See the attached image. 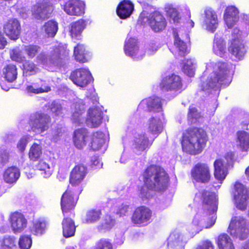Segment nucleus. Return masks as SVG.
Here are the masks:
<instances>
[{"label": "nucleus", "instance_id": "nucleus-1", "mask_svg": "<svg viewBox=\"0 0 249 249\" xmlns=\"http://www.w3.org/2000/svg\"><path fill=\"white\" fill-rule=\"evenodd\" d=\"M234 66L231 63L210 61L206 64V70L201 77L200 91L206 95L210 94L214 98V106L208 110L210 115H213L218 104L216 98L221 86H228L232 81Z\"/></svg>", "mask_w": 249, "mask_h": 249}, {"label": "nucleus", "instance_id": "nucleus-2", "mask_svg": "<svg viewBox=\"0 0 249 249\" xmlns=\"http://www.w3.org/2000/svg\"><path fill=\"white\" fill-rule=\"evenodd\" d=\"M199 197L203 201V208L196 213L192 223L188 227V231L192 237L204 228H211L217 218L216 212L218 207V198L216 194L202 191L196 194V199Z\"/></svg>", "mask_w": 249, "mask_h": 249}, {"label": "nucleus", "instance_id": "nucleus-3", "mask_svg": "<svg viewBox=\"0 0 249 249\" xmlns=\"http://www.w3.org/2000/svg\"><path fill=\"white\" fill-rule=\"evenodd\" d=\"M143 177L144 184L139 192V196L143 201L152 197L154 193V190L163 191L167 186L168 175L160 166L151 165L147 167Z\"/></svg>", "mask_w": 249, "mask_h": 249}, {"label": "nucleus", "instance_id": "nucleus-4", "mask_svg": "<svg viewBox=\"0 0 249 249\" xmlns=\"http://www.w3.org/2000/svg\"><path fill=\"white\" fill-rule=\"evenodd\" d=\"M208 141L206 132L202 128L188 129L183 133L181 145L184 152L196 155L200 153Z\"/></svg>", "mask_w": 249, "mask_h": 249}, {"label": "nucleus", "instance_id": "nucleus-5", "mask_svg": "<svg viewBox=\"0 0 249 249\" xmlns=\"http://www.w3.org/2000/svg\"><path fill=\"white\" fill-rule=\"evenodd\" d=\"M138 23L143 25H148L155 33L163 31L167 26V21L164 16L159 11H154L150 14L143 11L140 14Z\"/></svg>", "mask_w": 249, "mask_h": 249}, {"label": "nucleus", "instance_id": "nucleus-6", "mask_svg": "<svg viewBox=\"0 0 249 249\" xmlns=\"http://www.w3.org/2000/svg\"><path fill=\"white\" fill-rule=\"evenodd\" d=\"M51 49L48 58L45 53H39L36 57L37 62L42 64H48L49 61L50 64L58 66L68 54L66 46L60 43L53 45Z\"/></svg>", "mask_w": 249, "mask_h": 249}, {"label": "nucleus", "instance_id": "nucleus-7", "mask_svg": "<svg viewBox=\"0 0 249 249\" xmlns=\"http://www.w3.org/2000/svg\"><path fill=\"white\" fill-rule=\"evenodd\" d=\"M82 192L80 187H69L61 197V206L64 216L67 214H72L71 210L74 208L78 199V196Z\"/></svg>", "mask_w": 249, "mask_h": 249}, {"label": "nucleus", "instance_id": "nucleus-8", "mask_svg": "<svg viewBox=\"0 0 249 249\" xmlns=\"http://www.w3.org/2000/svg\"><path fill=\"white\" fill-rule=\"evenodd\" d=\"M229 231L231 235L243 240L247 237L249 233V222L243 216H233L229 226Z\"/></svg>", "mask_w": 249, "mask_h": 249}, {"label": "nucleus", "instance_id": "nucleus-9", "mask_svg": "<svg viewBox=\"0 0 249 249\" xmlns=\"http://www.w3.org/2000/svg\"><path fill=\"white\" fill-rule=\"evenodd\" d=\"M160 86L163 91L172 92L174 97L182 91V80L178 75L169 74L162 78Z\"/></svg>", "mask_w": 249, "mask_h": 249}, {"label": "nucleus", "instance_id": "nucleus-10", "mask_svg": "<svg viewBox=\"0 0 249 249\" xmlns=\"http://www.w3.org/2000/svg\"><path fill=\"white\" fill-rule=\"evenodd\" d=\"M201 18L202 28L208 32L213 33L219 25L216 12L212 8L207 7L201 14Z\"/></svg>", "mask_w": 249, "mask_h": 249}, {"label": "nucleus", "instance_id": "nucleus-11", "mask_svg": "<svg viewBox=\"0 0 249 249\" xmlns=\"http://www.w3.org/2000/svg\"><path fill=\"white\" fill-rule=\"evenodd\" d=\"M234 153L232 152H228L225 157L227 161L226 163L225 161L221 160H216L214 162V175L215 178L219 181L220 184L222 183L223 181L226 178L228 174V165H232L234 160Z\"/></svg>", "mask_w": 249, "mask_h": 249}, {"label": "nucleus", "instance_id": "nucleus-12", "mask_svg": "<svg viewBox=\"0 0 249 249\" xmlns=\"http://www.w3.org/2000/svg\"><path fill=\"white\" fill-rule=\"evenodd\" d=\"M51 118L47 114L36 112L32 114L30 118V124L33 132L40 134L49 127Z\"/></svg>", "mask_w": 249, "mask_h": 249}, {"label": "nucleus", "instance_id": "nucleus-13", "mask_svg": "<svg viewBox=\"0 0 249 249\" xmlns=\"http://www.w3.org/2000/svg\"><path fill=\"white\" fill-rule=\"evenodd\" d=\"M233 195L236 207L241 210L246 209L249 199L247 189L242 184L236 182L234 184Z\"/></svg>", "mask_w": 249, "mask_h": 249}, {"label": "nucleus", "instance_id": "nucleus-14", "mask_svg": "<svg viewBox=\"0 0 249 249\" xmlns=\"http://www.w3.org/2000/svg\"><path fill=\"white\" fill-rule=\"evenodd\" d=\"M153 140H150L144 133H136L132 140V148L136 154L140 155L147 150L151 146Z\"/></svg>", "mask_w": 249, "mask_h": 249}, {"label": "nucleus", "instance_id": "nucleus-15", "mask_svg": "<svg viewBox=\"0 0 249 249\" xmlns=\"http://www.w3.org/2000/svg\"><path fill=\"white\" fill-rule=\"evenodd\" d=\"M70 78L74 84L81 88H85L93 80L90 72L86 68L74 71L71 73Z\"/></svg>", "mask_w": 249, "mask_h": 249}, {"label": "nucleus", "instance_id": "nucleus-16", "mask_svg": "<svg viewBox=\"0 0 249 249\" xmlns=\"http://www.w3.org/2000/svg\"><path fill=\"white\" fill-rule=\"evenodd\" d=\"M52 11V8L48 0H41L32 8V15L37 19L48 18Z\"/></svg>", "mask_w": 249, "mask_h": 249}, {"label": "nucleus", "instance_id": "nucleus-17", "mask_svg": "<svg viewBox=\"0 0 249 249\" xmlns=\"http://www.w3.org/2000/svg\"><path fill=\"white\" fill-rule=\"evenodd\" d=\"M191 174L193 179L198 182L207 183L211 178L209 168L205 163L196 164L192 169Z\"/></svg>", "mask_w": 249, "mask_h": 249}, {"label": "nucleus", "instance_id": "nucleus-18", "mask_svg": "<svg viewBox=\"0 0 249 249\" xmlns=\"http://www.w3.org/2000/svg\"><path fill=\"white\" fill-rule=\"evenodd\" d=\"M163 114L155 115L150 117L146 124V128L147 132L156 138L161 133L163 128L162 122Z\"/></svg>", "mask_w": 249, "mask_h": 249}, {"label": "nucleus", "instance_id": "nucleus-19", "mask_svg": "<svg viewBox=\"0 0 249 249\" xmlns=\"http://www.w3.org/2000/svg\"><path fill=\"white\" fill-rule=\"evenodd\" d=\"M162 100L159 97L153 96L142 100L138 106L139 109L160 112L162 111Z\"/></svg>", "mask_w": 249, "mask_h": 249}, {"label": "nucleus", "instance_id": "nucleus-20", "mask_svg": "<svg viewBox=\"0 0 249 249\" xmlns=\"http://www.w3.org/2000/svg\"><path fill=\"white\" fill-rule=\"evenodd\" d=\"M151 216V210L145 206H141L135 210L132 221L134 224L146 225L150 222Z\"/></svg>", "mask_w": 249, "mask_h": 249}, {"label": "nucleus", "instance_id": "nucleus-21", "mask_svg": "<svg viewBox=\"0 0 249 249\" xmlns=\"http://www.w3.org/2000/svg\"><path fill=\"white\" fill-rule=\"evenodd\" d=\"M88 170L86 166L83 164L75 166L71 173L70 182L72 188L80 187L78 185L85 178Z\"/></svg>", "mask_w": 249, "mask_h": 249}, {"label": "nucleus", "instance_id": "nucleus-22", "mask_svg": "<svg viewBox=\"0 0 249 249\" xmlns=\"http://www.w3.org/2000/svg\"><path fill=\"white\" fill-rule=\"evenodd\" d=\"M188 242L187 238L183 234L178 232H172L167 239L168 249H185Z\"/></svg>", "mask_w": 249, "mask_h": 249}, {"label": "nucleus", "instance_id": "nucleus-23", "mask_svg": "<svg viewBox=\"0 0 249 249\" xmlns=\"http://www.w3.org/2000/svg\"><path fill=\"white\" fill-rule=\"evenodd\" d=\"M3 31L11 39L16 40L19 37L21 26L19 21L16 18H12L4 25Z\"/></svg>", "mask_w": 249, "mask_h": 249}, {"label": "nucleus", "instance_id": "nucleus-24", "mask_svg": "<svg viewBox=\"0 0 249 249\" xmlns=\"http://www.w3.org/2000/svg\"><path fill=\"white\" fill-rule=\"evenodd\" d=\"M138 47L137 40L135 38H127L124 46L125 53L135 60H141L145 54V52L144 51H139L138 52L140 53V54H137L136 51Z\"/></svg>", "mask_w": 249, "mask_h": 249}, {"label": "nucleus", "instance_id": "nucleus-25", "mask_svg": "<svg viewBox=\"0 0 249 249\" xmlns=\"http://www.w3.org/2000/svg\"><path fill=\"white\" fill-rule=\"evenodd\" d=\"M63 9L69 15L80 16L85 13V3L80 0H69L66 2Z\"/></svg>", "mask_w": 249, "mask_h": 249}, {"label": "nucleus", "instance_id": "nucleus-26", "mask_svg": "<svg viewBox=\"0 0 249 249\" xmlns=\"http://www.w3.org/2000/svg\"><path fill=\"white\" fill-rule=\"evenodd\" d=\"M103 120V112L98 107L90 108L88 112L86 119L87 125L91 128L98 127L101 124Z\"/></svg>", "mask_w": 249, "mask_h": 249}, {"label": "nucleus", "instance_id": "nucleus-27", "mask_svg": "<svg viewBox=\"0 0 249 249\" xmlns=\"http://www.w3.org/2000/svg\"><path fill=\"white\" fill-rule=\"evenodd\" d=\"M71 108L72 122L77 124H83L86 121L84 115L85 107L83 101L81 99L78 100L71 105Z\"/></svg>", "mask_w": 249, "mask_h": 249}, {"label": "nucleus", "instance_id": "nucleus-28", "mask_svg": "<svg viewBox=\"0 0 249 249\" xmlns=\"http://www.w3.org/2000/svg\"><path fill=\"white\" fill-rule=\"evenodd\" d=\"M10 222L12 231L15 233L21 232L27 226V221L20 213L15 212L10 217Z\"/></svg>", "mask_w": 249, "mask_h": 249}, {"label": "nucleus", "instance_id": "nucleus-29", "mask_svg": "<svg viewBox=\"0 0 249 249\" xmlns=\"http://www.w3.org/2000/svg\"><path fill=\"white\" fill-rule=\"evenodd\" d=\"M229 51L234 59L240 60L244 57L247 49L242 40L234 39L231 41L229 47Z\"/></svg>", "mask_w": 249, "mask_h": 249}, {"label": "nucleus", "instance_id": "nucleus-30", "mask_svg": "<svg viewBox=\"0 0 249 249\" xmlns=\"http://www.w3.org/2000/svg\"><path fill=\"white\" fill-rule=\"evenodd\" d=\"M239 11L234 6H228L225 11L224 18L229 28H231L238 21Z\"/></svg>", "mask_w": 249, "mask_h": 249}, {"label": "nucleus", "instance_id": "nucleus-31", "mask_svg": "<svg viewBox=\"0 0 249 249\" xmlns=\"http://www.w3.org/2000/svg\"><path fill=\"white\" fill-rule=\"evenodd\" d=\"M226 50V42L223 38V34L219 32H217L214 35L213 51L216 55L223 57L225 55Z\"/></svg>", "mask_w": 249, "mask_h": 249}, {"label": "nucleus", "instance_id": "nucleus-32", "mask_svg": "<svg viewBox=\"0 0 249 249\" xmlns=\"http://www.w3.org/2000/svg\"><path fill=\"white\" fill-rule=\"evenodd\" d=\"M236 145L242 152H248L249 150V132L239 130L236 133Z\"/></svg>", "mask_w": 249, "mask_h": 249}, {"label": "nucleus", "instance_id": "nucleus-33", "mask_svg": "<svg viewBox=\"0 0 249 249\" xmlns=\"http://www.w3.org/2000/svg\"><path fill=\"white\" fill-rule=\"evenodd\" d=\"M72 214H67V216H64L62 222L63 235L66 238L73 236L74 235L76 227L74 221L69 216Z\"/></svg>", "mask_w": 249, "mask_h": 249}, {"label": "nucleus", "instance_id": "nucleus-34", "mask_svg": "<svg viewBox=\"0 0 249 249\" xmlns=\"http://www.w3.org/2000/svg\"><path fill=\"white\" fill-rule=\"evenodd\" d=\"M88 138V132L85 128L76 129L74 132L73 142L75 146L78 149L82 148L86 144Z\"/></svg>", "mask_w": 249, "mask_h": 249}, {"label": "nucleus", "instance_id": "nucleus-35", "mask_svg": "<svg viewBox=\"0 0 249 249\" xmlns=\"http://www.w3.org/2000/svg\"><path fill=\"white\" fill-rule=\"evenodd\" d=\"M133 9V4L128 0H124L118 5L116 12L121 18L125 19L131 15Z\"/></svg>", "mask_w": 249, "mask_h": 249}, {"label": "nucleus", "instance_id": "nucleus-36", "mask_svg": "<svg viewBox=\"0 0 249 249\" xmlns=\"http://www.w3.org/2000/svg\"><path fill=\"white\" fill-rule=\"evenodd\" d=\"M74 55L75 59L82 63L88 62L91 57L90 53L86 50L84 45L81 44H77L74 47Z\"/></svg>", "mask_w": 249, "mask_h": 249}, {"label": "nucleus", "instance_id": "nucleus-37", "mask_svg": "<svg viewBox=\"0 0 249 249\" xmlns=\"http://www.w3.org/2000/svg\"><path fill=\"white\" fill-rule=\"evenodd\" d=\"M86 21L84 19H79L71 23L69 27L70 35L73 38L79 39L82 32L85 28Z\"/></svg>", "mask_w": 249, "mask_h": 249}, {"label": "nucleus", "instance_id": "nucleus-38", "mask_svg": "<svg viewBox=\"0 0 249 249\" xmlns=\"http://www.w3.org/2000/svg\"><path fill=\"white\" fill-rule=\"evenodd\" d=\"M105 134L100 131L93 134L90 142V146L93 150H99L103 146L105 143Z\"/></svg>", "mask_w": 249, "mask_h": 249}, {"label": "nucleus", "instance_id": "nucleus-39", "mask_svg": "<svg viewBox=\"0 0 249 249\" xmlns=\"http://www.w3.org/2000/svg\"><path fill=\"white\" fill-rule=\"evenodd\" d=\"M50 89V87L46 85L45 82L40 80L33 83L32 85L28 86L26 88L28 92L35 94L48 92Z\"/></svg>", "mask_w": 249, "mask_h": 249}, {"label": "nucleus", "instance_id": "nucleus-40", "mask_svg": "<svg viewBox=\"0 0 249 249\" xmlns=\"http://www.w3.org/2000/svg\"><path fill=\"white\" fill-rule=\"evenodd\" d=\"M19 176V169L15 166H12L5 171L3 174V178L5 182L12 183L17 181Z\"/></svg>", "mask_w": 249, "mask_h": 249}, {"label": "nucleus", "instance_id": "nucleus-41", "mask_svg": "<svg viewBox=\"0 0 249 249\" xmlns=\"http://www.w3.org/2000/svg\"><path fill=\"white\" fill-rule=\"evenodd\" d=\"M219 249H234L231 238L225 233L220 234L216 240Z\"/></svg>", "mask_w": 249, "mask_h": 249}, {"label": "nucleus", "instance_id": "nucleus-42", "mask_svg": "<svg viewBox=\"0 0 249 249\" xmlns=\"http://www.w3.org/2000/svg\"><path fill=\"white\" fill-rule=\"evenodd\" d=\"M174 35L175 37L174 45L177 49L179 55L184 56L188 53L189 52V48L184 42L179 37L180 32L179 34H176V32L174 31Z\"/></svg>", "mask_w": 249, "mask_h": 249}, {"label": "nucleus", "instance_id": "nucleus-43", "mask_svg": "<svg viewBox=\"0 0 249 249\" xmlns=\"http://www.w3.org/2000/svg\"><path fill=\"white\" fill-rule=\"evenodd\" d=\"M58 30V24L53 20L46 22L42 28V31L48 37H53Z\"/></svg>", "mask_w": 249, "mask_h": 249}, {"label": "nucleus", "instance_id": "nucleus-44", "mask_svg": "<svg viewBox=\"0 0 249 249\" xmlns=\"http://www.w3.org/2000/svg\"><path fill=\"white\" fill-rule=\"evenodd\" d=\"M3 74L8 82H14L17 78L18 72L16 66L12 64L7 65L3 70Z\"/></svg>", "mask_w": 249, "mask_h": 249}, {"label": "nucleus", "instance_id": "nucleus-45", "mask_svg": "<svg viewBox=\"0 0 249 249\" xmlns=\"http://www.w3.org/2000/svg\"><path fill=\"white\" fill-rule=\"evenodd\" d=\"M115 224V220L110 215H106L101 223L97 226V229L101 232H105L109 231Z\"/></svg>", "mask_w": 249, "mask_h": 249}, {"label": "nucleus", "instance_id": "nucleus-46", "mask_svg": "<svg viewBox=\"0 0 249 249\" xmlns=\"http://www.w3.org/2000/svg\"><path fill=\"white\" fill-rule=\"evenodd\" d=\"M36 168L40 171L41 175L44 178H48L52 174V167L44 160H40L36 164Z\"/></svg>", "mask_w": 249, "mask_h": 249}, {"label": "nucleus", "instance_id": "nucleus-47", "mask_svg": "<svg viewBox=\"0 0 249 249\" xmlns=\"http://www.w3.org/2000/svg\"><path fill=\"white\" fill-rule=\"evenodd\" d=\"M165 12L170 21L176 24L180 22L181 20L180 14L177 8L172 5H167L165 8Z\"/></svg>", "mask_w": 249, "mask_h": 249}, {"label": "nucleus", "instance_id": "nucleus-48", "mask_svg": "<svg viewBox=\"0 0 249 249\" xmlns=\"http://www.w3.org/2000/svg\"><path fill=\"white\" fill-rule=\"evenodd\" d=\"M46 229V221L43 219H38L34 222L31 231L34 235H41L45 232Z\"/></svg>", "mask_w": 249, "mask_h": 249}, {"label": "nucleus", "instance_id": "nucleus-49", "mask_svg": "<svg viewBox=\"0 0 249 249\" xmlns=\"http://www.w3.org/2000/svg\"><path fill=\"white\" fill-rule=\"evenodd\" d=\"M196 67V62L195 59H187L183 64L182 71L188 76L193 77L195 74Z\"/></svg>", "mask_w": 249, "mask_h": 249}, {"label": "nucleus", "instance_id": "nucleus-50", "mask_svg": "<svg viewBox=\"0 0 249 249\" xmlns=\"http://www.w3.org/2000/svg\"><path fill=\"white\" fill-rule=\"evenodd\" d=\"M101 215L102 213L100 210H90L87 213L86 222L87 223H95L100 219Z\"/></svg>", "mask_w": 249, "mask_h": 249}, {"label": "nucleus", "instance_id": "nucleus-51", "mask_svg": "<svg viewBox=\"0 0 249 249\" xmlns=\"http://www.w3.org/2000/svg\"><path fill=\"white\" fill-rule=\"evenodd\" d=\"M40 49L39 46L34 44L23 45L22 47V50L29 58H34L40 52Z\"/></svg>", "mask_w": 249, "mask_h": 249}, {"label": "nucleus", "instance_id": "nucleus-52", "mask_svg": "<svg viewBox=\"0 0 249 249\" xmlns=\"http://www.w3.org/2000/svg\"><path fill=\"white\" fill-rule=\"evenodd\" d=\"M42 154V146L36 143L31 147L29 152V157L31 160H36L40 158Z\"/></svg>", "mask_w": 249, "mask_h": 249}, {"label": "nucleus", "instance_id": "nucleus-53", "mask_svg": "<svg viewBox=\"0 0 249 249\" xmlns=\"http://www.w3.org/2000/svg\"><path fill=\"white\" fill-rule=\"evenodd\" d=\"M51 112L57 116H62L64 115V110L60 102L54 101L53 102L50 106Z\"/></svg>", "mask_w": 249, "mask_h": 249}, {"label": "nucleus", "instance_id": "nucleus-54", "mask_svg": "<svg viewBox=\"0 0 249 249\" xmlns=\"http://www.w3.org/2000/svg\"><path fill=\"white\" fill-rule=\"evenodd\" d=\"M200 117V113L197 109L194 107H191L188 114V121L190 124L196 123L197 119Z\"/></svg>", "mask_w": 249, "mask_h": 249}, {"label": "nucleus", "instance_id": "nucleus-55", "mask_svg": "<svg viewBox=\"0 0 249 249\" xmlns=\"http://www.w3.org/2000/svg\"><path fill=\"white\" fill-rule=\"evenodd\" d=\"M94 249H114L113 245L110 240L106 238H102L98 241Z\"/></svg>", "mask_w": 249, "mask_h": 249}, {"label": "nucleus", "instance_id": "nucleus-56", "mask_svg": "<svg viewBox=\"0 0 249 249\" xmlns=\"http://www.w3.org/2000/svg\"><path fill=\"white\" fill-rule=\"evenodd\" d=\"M11 58L18 62H22L25 61V57L22 54L19 48H16L10 51Z\"/></svg>", "mask_w": 249, "mask_h": 249}, {"label": "nucleus", "instance_id": "nucleus-57", "mask_svg": "<svg viewBox=\"0 0 249 249\" xmlns=\"http://www.w3.org/2000/svg\"><path fill=\"white\" fill-rule=\"evenodd\" d=\"M32 243L31 238L28 235H22L19 238L18 245L20 249H29Z\"/></svg>", "mask_w": 249, "mask_h": 249}, {"label": "nucleus", "instance_id": "nucleus-58", "mask_svg": "<svg viewBox=\"0 0 249 249\" xmlns=\"http://www.w3.org/2000/svg\"><path fill=\"white\" fill-rule=\"evenodd\" d=\"M23 66L24 72L28 75L34 74L38 71V69L35 64L29 61H25Z\"/></svg>", "mask_w": 249, "mask_h": 249}, {"label": "nucleus", "instance_id": "nucleus-59", "mask_svg": "<svg viewBox=\"0 0 249 249\" xmlns=\"http://www.w3.org/2000/svg\"><path fill=\"white\" fill-rule=\"evenodd\" d=\"M131 209L130 205L128 202L122 203L117 209L116 213L120 216L124 215Z\"/></svg>", "mask_w": 249, "mask_h": 249}, {"label": "nucleus", "instance_id": "nucleus-60", "mask_svg": "<svg viewBox=\"0 0 249 249\" xmlns=\"http://www.w3.org/2000/svg\"><path fill=\"white\" fill-rule=\"evenodd\" d=\"M64 131V128L58 126L52 130L51 135L49 136L50 138L55 142L58 140V138L62 135Z\"/></svg>", "mask_w": 249, "mask_h": 249}, {"label": "nucleus", "instance_id": "nucleus-61", "mask_svg": "<svg viewBox=\"0 0 249 249\" xmlns=\"http://www.w3.org/2000/svg\"><path fill=\"white\" fill-rule=\"evenodd\" d=\"M240 121L242 128H246L249 124V113L246 112L241 113Z\"/></svg>", "mask_w": 249, "mask_h": 249}, {"label": "nucleus", "instance_id": "nucleus-62", "mask_svg": "<svg viewBox=\"0 0 249 249\" xmlns=\"http://www.w3.org/2000/svg\"><path fill=\"white\" fill-rule=\"evenodd\" d=\"M29 139L30 137L29 136H24L19 141L17 144V147L21 152H23L25 150Z\"/></svg>", "mask_w": 249, "mask_h": 249}, {"label": "nucleus", "instance_id": "nucleus-63", "mask_svg": "<svg viewBox=\"0 0 249 249\" xmlns=\"http://www.w3.org/2000/svg\"><path fill=\"white\" fill-rule=\"evenodd\" d=\"M91 166L93 169L100 168L103 166V163L100 162L98 157L94 156L91 160Z\"/></svg>", "mask_w": 249, "mask_h": 249}, {"label": "nucleus", "instance_id": "nucleus-64", "mask_svg": "<svg viewBox=\"0 0 249 249\" xmlns=\"http://www.w3.org/2000/svg\"><path fill=\"white\" fill-rule=\"evenodd\" d=\"M196 249H214V247L210 241L206 240L198 245Z\"/></svg>", "mask_w": 249, "mask_h": 249}]
</instances>
